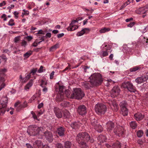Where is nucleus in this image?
Returning <instances> with one entry per match:
<instances>
[{"instance_id": "obj_48", "label": "nucleus", "mask_w": 148, "mask_h": 148, "mask_svg": "<svg viewBox=\"0 0 148 148\" xmlns=\"http://www.w3.org/2000/svg\"><path fill=\"white\" fill-rule=\"evenodd\" d=\"M38 41V39H36L35 41L32 44V46L34 47H36L38 45L37 42Z\"/></svg>"}, {"instance_id": "obj_64", "label": "nucleus", "mask_w": 148, "mask_h": 148, "mask_svg": "<svg viewBox=\"0 0 148 148\" xmlns=\"http://www.w3.org/2000/svg\"><path fill=\"white\" fill-rule=\"evenodd\" d=\"M26 38L28 41H30L32 39V36H28L26 37Z\"/></svg>"}, {"instance_id": "obj_25", "label": "nucleus", "mask_w": 148, "mask_h": 148, "mask_svg": "<svg viewBox=\"0 0 148 148\" xmlns=\"http://www.w3.org/2000/svg\"><path fill=\"white\" fill-rule=\"evenodd\" d=\"M141 67H140L136 66L130 69V71L131 72H136V71H138L140 70Z\"/></svg>"}, {"instance_id": "obj_42", "label": "nucleus", "mask_w": 148, "mask_h": 148, "mask_svg": "<svg viewBox=\"0 0 148 148\" xmlns=\"http://www.w3.org/2000/svg\"><path fill=\"white\" fill-rule=\"evenodd\" d=\"M32 53V51H30L27 52L24 54V56L26 58L29 57Z\"/></svg>"}, {"instance_id": "obj_34", "label": "nucleus", "mask_w": 148, "mask_h": 148, "mask_svg": "<svg viewBox=\"0 0 148 148\" xmlns=\"http://www.w3.org/2000/svg\"><path fill=\"white\" fill-rule=\"evenodd\" d=\"M59 47V44H56L55 45L51 47L49 49L50 51H52L56 50Z\"/></svg>"}, {"instance_id": "obj_26", "label": "nucleus", "mask_w": 148, "mask_h": 148, "mask_svg": "<svg viewBox=\"0 0 148 148\" xmlns=\"http://www.w3.org/2000/svg\"><path fill=\"white\" fill-rule=\"evenodd\" d=\"M90 83H89V82H86L83 83V85L86 89H89L90 87L94 86H92V84H90Z\"/></svg>"}, {"instance_id": "obj_13", "label": "nucleus", "mask_w": 148, "mask_h": 148, "mask_svg": "<svg viewBox=\"0 0 148 148\" xmlns=\"http://www.w3.org/2000/svg\"><path fill=\"white\" fill-rule=\"evenodd\" d=\"M148 10V5H146L144 7L139 8L136 11V12L138 14H143L145 13Z\"/></svg>"}, {"instance_id": "obj_61", "label": "nucleus", "mask_w": 148, "mask_h": 148, "mask_svg": "<svg viewBox=\"0 0 148 148\" xmlns=\"http://www.w3.org/2000/svg\"><path fill=\"white\" fill-rule=\"evenodd\" d=\"M135 24V23L134 22H131L130 24H128L127 25V26L128 27H132Z\"/></svg>"}, {"instance_id": "obj_9", "label": "nucleus", "mask_w": 148, "mask_h": 148, "mask_svg": "<svg viewBox=\"0 0 148 148\" xmlns=\"http://www.w3.org/2000/svg\"><path fill=\"white\" fill-rule=\"evenodd\" d=\"M124 129L123 127L120 126L116 127L113 130L115 134L119 136L123 135L124 134Z\"/></svg>"}, {"instance_id": "obj_17", "label": "nucleus", "mask_w": 148, "mask_h": 148, "mask_svg": "<svg viewBox=\"0 0 148 148\" xmlns=\"http://www.w3.org/2000/svg\"><path fill=\"white\" fill-rule=\"evenodd\" d=\"M34 147L36 148H43L44 145L40 140H37L33 143Z\"/></svg>"}, {"instance_id": "obj_44", "label": "nucleus", "mask_w": 148, "mask_h": 148, "mask_svg": "<svg viewBox=\"0 0 148 148\" xmlns=\"http://www.w3.org/2000/svg\"><path fill=\"white\" fill-rule=\"evenodd\" d=\"M47 83L46 82L42 80L41 82V84L40 85L42 87H44L47 85Z\"/></svg>"}, {"instance_id": "obj_55", "label": "nucleus", "mask_w": 148, "mask_h": 148, "mask_svg": "<svg viewBox=\"0 0 148 148\" xmlns=\"http://www.w3.org/2000/svg\"><path fill=\"white\" fill-rule=\"evenodd\" d=\"M21 43L22 46L24 47H25L27 44V42L24 40H23Z\"/></svg>"}, {"instance_id": "obj_51", "label": "nucleus", "mask_w": 148, "mask_h": 148, "mask_svg": "<svg viewBox=\"0 0 148 148\" xmlns=\"http://www.w3.org/2000/svg\"><path fill=\"white\" fill-rule=\"evenodd\" d=\"M23 12L22 13L23 14H25V15H28L29 14V12L27 10H26L25 9H23Z\"/></svg>"}, {"instance_id": "obj_57", "label": "nucleus", "mask_w": 148, "mask_h": 148, "mask_svg": "<svg viewBox=\"0 0 148 148\" xmlns=\"http://www.w3.org/2000/svg\"><path fill=\"white\" fill-rule=\"evenodd\" d=\"M37 95V94H36V95H34L30 99L29 101H33L34 100L35 98H36V95Z\"/></svg>"}, {"instance_id": "obj_8", "label": "nucleus", "mask_w": 148, "mask_h": 148, "mask_svg": "<svg viewBox=\"0 0 148 148\" xmlns=\"http://www.w3.org/2000/svg\"><path fill=\"white\" fill-rule=\"evenodd\" d=\"M127 103L124 101L121 102L120 106L121 110V113L123 116H126L128 114V110L127 108Z\"/></svg>"}, {"instance_id": "obj_40", "label": "nucleus", "mask_w": 148, "mask_h": 148, "mask_svg": "<svg viewBox=\"0 0 148 148\" xmlns=\"http://www.w3.org/2000/svg\"><path fill=\"white\" fill-rule=\"evenodd\" d=\"M110 30L109 28H103L101 29L100 31V33H104L106 32H108Z\"/></svg>"}, {"instance_id": "obj_14", "label": "nucleus", "mask_w": 148, "mask_h": 148, "mask_svg": "<svg viewBox=\"0 0 148 148\" xmlns=\"http://www.w3.org/2000/svg\"><path fill=\"white\" fill-rule=\"evenodd\" d=\"M107 131L110 132L115 126V124L112 121H109L106 124Z\"/></svg>"}, {"instance_id": "obj_2", "label": "nucleus", "mask_w": 148, "mask_h": 148, "mask_svg": "<svg viewBox=\"0 0 148 148\" xmlns=\"http://www.w3.org/2000/svg\"><path fill=\"white\" fill-rule=\"evenodd\" d=\"M43 129L41 127H38L35 125H31L28 127L27 132L30 136H37L39 138L38 136L41 134Z\"/></svg>"}, {"instance_id": "obj_32", "label": "nucleus", "mask_w": 148, "mask_h": 148, "mask_svg": "<svg viewBox=\"0 0 148 148\" xmlns=\"http://www.w3.org/2000/svg\"><path fill=\"white\" fill-rule=\"evenodd\" d=\"M7 69L5 68L0 69V76H3L5 75V73L7 72Z\"/></svg>"}, {"instance_id": "obj_33", "label": "nucleus", "mask_w": 148, "mask_h": 148, "mask_svg": "<svg viewBox=\"0 0 148 148\" xmlns=\"http://www.w3.org/2000/svg\"><path fill=\"white\" fill-rule=\"evenodd\" d=\"M130 127L133 129H135L137 126L136 122L135 121H132L130 123Z\"/></svg>"}, {"instance_id": "obj_28", "label": "nucleus", "mask_w": 148, "mask_h": 148, "mask_svg": "<svg viewBox=\"0 0 148 148\" xmlns=\"http://www.w3.org/2000/svg\"><path fill=\"white\" fill-rule=\"evenodd\" d=\"M98 139L100 142V143H103L106 140V136L103 135H100L98 137Z\"/></svg>"}, {"instance_id": "obj_30", "label": "nucleus", "mask_w": 148, "mask_h": 148, "mask_svg": "<svg viewBox=\"0 0 148 148\" xmlns=\"http://www.w3.org/2000/svg\"><path fill=\"white\" fill-rule=\"evenodd\" d=\"M121 145L120 143L118 142L113 143L112 146V148H121Z\"/></svg>"}, {"instance_id": "obj_50", "label": "nucleus", "mask_w": 148, "mask_h": 148, "mask_svg": "<svg viewBox=\"0 0 148 148\" xmlns=\"http://www.w3.org/2000/svg\"><path fill=\"white\" fill-rule=\"evenodd\" d=\"M56 146L57 148H63L62 145L60 143H57L56 144Z\"/></svg>"}, {"instance_id": "obj_45", "label": "nucleus", "mask_w": 148, "mask_h": 148, "mask_svg": "<svg viewBox=\"0 0 148 148\" xmlns=\"http://www.w3.org/2000/svg\"><path fill=\"white\" fill-rule=\"evenodd\" d=\"M30 74H27L23 79V82H25L28 80L30 78Z\"/></svg>"}, {"instance_id": "obj_22", "label": "nucleus", "mask_w": 148, "mask_h": 148, "mask_svg": "<svg viewBox=\"0 0 148 148\" xmlns=\"http://www.w3.org/2000/svg\"><path fill=\"white\" fill-rule=\"evenodd\" d=\"M81 124L79 122H74L71 124V126L73 129H78L81 125Z\"/></svg>"}, {"instance_id": "obj_35", "label": "nucleus", "mask_w": 148, "mask_h": 148, "mask_svg": "<svg viewBox=\"0 0 148 148\" xmlns=\"http://www.w3.org/2000/svg\"><path fill=\"white\" fill-rule=\"evenodd\" d=\"M91 123L92 126L94 127V128L97 125H98L97 124V120L95 119H92L91 120Z\"/></svg>"}, {"instance_id": "obj_36", "label": "nucleus", "mask_w": 148, "mask_h": 148, "mask_svg": "<svg viewBox=\"0 0 148 148\" xmlns=\"http://www.w3.org/2000/svg\"><path fill=\"white\" fill-rule=\"evenodd\" d=\"M71 142L69 141L66 142L64 143L65 148H71Z\"/></svg>"}, {"instance_id": "obj_31", "label": "nucleus", "mask_w": 148, "mask_h": 148, "mask_svg": "<svg viewBox=\"0 0 148 148\" xmlns=\"http://www.w3.org/2000/svg\"><path fill=\"white\" fill-rule=\"evenodd\" d=\"M95 129L99 132H101L103 130V128L102 126L99 124L97 125Z\"/></svg>"}, {"instance_id": "obj_29", "label": "nucleus", "mask_w": 148, "mask_h": 148, "mask_svg": "<svg viewBox=\"0 0 148 148\" xmlns=\"http://www.w3.org/2000/svg\"><path fill=\"white\" fill-rule=\"evenodd\" d=\"M78 27L77 25H70V26L67 28V29L68 30L72 31L77 29Z\"/></svg>"}, {"instance_id": "obj_11", "label": "nucleus", "mask_w": 148, "mask_h": 148, "mask_svg": "<svg viewBox=\"0 0 148 148\" xmlns=\"http://www.w3.org/2000/svg\"><path fill=\"white\" fill-rule=\"evenodd\" d=\"M43 133L45 138L49 142L51 143L53 141V136L51 132L47 131Z\"/></svg>"}, {"instance_id": "obj_46", "label": "nucleus", "mask_w": 148, "mask_h": 148, "mask_svg": "<svg viewBox=\"0 0 148 148\" xmlns=\"http://www.w3.org/2000/svg\"><path fill=\"white\" fill-rule=\"evenodd\" d=\"M14 20L11 19L9 21L8 25L10 26H12L15 25V23H14Z\"/></svg>"}, {"instance_id": "obj_54", "label": "nucleus", "mask_w": 148, "mask_h": 148, "mask_svg": "<svg viewBox=\"0 0 148 148\" xmlns=\"http://www.w3.org/2000/svg\"><path fill=\"white\" fill-rule=\"evenodd\" d=\"M43 66H41L39 69L38 70V71L39 73H41L43 72Z\"/></svg>"}, {"instance_id": "obj_37", "label": "nucleus", "mask_w": 148, "mask_h": 148, "mask_svg": "<svg viewBox=\"0 0 148 148\" xmlns=\"http://www.w3.org/2000/svg\"><path fill=\"white\" fill-rule=\"evenodd\" d=\"M143 132L142 130H139L137 132V135L138 137H140L143 135Z\"/></svg>"}, {"instance_id": "obj_7", "label": "nucleus", "mask_w": 148, "mask_h": 148, "mask_svg": "<svg viewBox=\"0 0 148 148\" xmlns=\"http://www.w3.org/2000/svg\"><path fill=\"white\" fill-rule=\"evenodd\" d=\"M121 87L125 88H127L130 92H134L136 91L135 88L130 82H124L122 83Z\"/></svg>"}, {"instance_id": "obj_12", "label": "nucleus", "mask_w": 148, "mask_h": 148, "mask_svg": "<svg viewBox=\"0 0 148 148\" xmlns=\"http://www.w3.org/2000/svg\"><path fill=\"white\" fill-rule=\"evenodd\" d=\"M120 90L118 86L114 87L111 90V94L113 97L118 95L120 93Z\"/></svg>"}, {"instance_id": "obj_21", "label": "nucleus", "mask_w": 148, "mask_h": 148, "mask_svg": "<svg viewBox=\"0 0 148 148\" xmlns=\"http://www.w3.org/2000/svg\"><path fill=\"white\" fill-rule=\"evenodd\" d=\"M134 116L137 121H140L143 118L144 115L138 112L134 114Z\"/></svg>"}, {"instance_id": "obj_38", "label": "nucleus", "mask_w": 148, "mask_h": 148, "mask_svg": "<svg viewBox=\"0 0 148 148\" xmlns=\"http://www.w3.org/2000/svg\"><path fill=\"white\" fill-rule=\"evenodd\" d=\"M64 118H68L70 116V113L67 111H66L64 113Z\"/></svg>"}, {"instance_id": "obj_6", "label": "nucleus", "mask_w": 148, "mask_h": 148, "mask_svg": "<svg viewBox=\"0 0 148 148\" xmlns=\"http://www.w3.org/2000/svg\"><path fill=\"white\" fill-rule=\"evenodd\" d=\"M8 98L7 97H3L1 100V104L0 105V114H4L5 110V108L6 107L8 103Z\"/></svg>"}, {"instance_id": "obj_16", "label": "nucleus", "mask_w": 148, "mask_h": 148, "mask_svg": "<svg viewBox=\"0 0 148 148\" xmlns=\"http://www.w3.org/2000/svg\"><path fill=\"white\" fill-rule=\"evenodd\" d=\"M53 110L56 117L58 118H61L62 116V114L61 110L57 107H55Z\"/></svg>"}, {"instance_id": "obj_53", "label": "nucleus", "mask_w": 148, "mask_h": 148, "mask_svg": "<svg viewBox=\"0 0 148 148\" xmlns=\"http://www.w3.org/2000/svg\"><path fill=\"white\" fill-rule=\"evenodd\" d=\"M68 64H69L68 66L67 67H66L64 70H63L62 71V72H64L65 71H67L68 70L70 69V65L68 63Z\"/></svg>"}, {"instance_id": "obj_49", "label": "nucleus", "mask_w": 148, "mask_h": 148, "mask_svg": "<svg viewBox=\"0 0 148 148\" xmlns=\"http://www.w3.org/2000/svg\"><path fill=\"white\" fill-rule=\"evenodd\" d=\"M0 91H1L3 88L5 86L4 83H0Z\"/></svg>"}, {"instance_id": "obj_62", "label": "nucleus", "mask_w": 148, "mask_h": 148, "mask_svg": "<svg viewBox=\"0 0 148 148\" xmlns=\"http://www.w3.org/2000/svg\"><path fill=\"white\" fill-rule=\"evenodd\" d=\"M13 14L16 18H17L18 17V12L16 11H15L14 12Z\"/></svg>"}, {"instance_id": "obj_52", "label": "nucleus", "mask_w": 148, "mask_h": 148, "mask_svg": "<svg viewBox=\"0 0 148 148\" xmlns=\"http://www.w3.org/2000/svg\"><path fill=\"white\" fill-rule=\"evenodd\" d=\"M31 114L32 115L34 119H37L38 120V119L37 117V116L33 112V111L31 112Z\"/></svg>"}, {"instance_id": "obj_19", "label": "nucleus", "mask_w": 148, "mask_h": 148, "mask_svg": "<svg viewBox=\"0 0 148 148\" xmlns=\"http://www.w3.org/2000/svg\"><path fill=\"white\" fill-rule=\"evenodd\" d=\"M90 31V29L88 28H84L81 31L78 32L77 34V36H81L84 34L88 33Z\"/></svg>"}, {"instance_id": "obj_43", "label": "nucleus", "mask_w": 148, "mask_h": 148, "mask_svg": "<svg viewBox=\"0 0 148 148\" xmlns=\"http://www.w3.org/2000/svg\"><path fill=\"white\" fill-rule=\"evenodd\" d=\"M65 93L68 97L71 98L70 92L69 90H66L65 91Z\"/></svg>"}, {"instance_id": "obj_27", "label": "nucleus", "mask_w": 148, "mask_h": 148, "mask_svg": "<svg viewBox=\"0 0 148 148\" xmlns=\"http://www.w3.org/2000/svg\"><path fill=\"white\" fill-rule=\"evenodd\" d=\"M85 141H84L81 143H78L81 148H88V146L86 144Z\"/></svg>"}, {"instance_id": "obj_60", "label": "nucleus", "mask_w": 148, "mask_h": 148, "mask_svg": "<svg viewBox=\"0 0 148 148\" xmlns=\"http://www.w3.org/2000/svg\"><path fill=\"white\" fill-rule=\"evenodd\" d=\"M54 74V71H53L50 74V79H52L53 78Z\"/></svg>"}, {"instance_id": "obj_58", "label": "nucleus", "mask_w": 148, "mask_h": 148, "mask_svg": "<svg viewBox=\"0 0 148 148\" xmlns=\"http://www.w3.org/2000/svg\"><path fill=\"white\" fill-rule=\"evenodd\" d=\"M5 81V79L2 76H0V83H4Z\"/></svg>"}, {"instance_id": "obj_59", "label": "nucleus", "mask_w": 148, "mask_h": 148, "mask_svg": "<svg viewBox=\"0 0 148 148\" xmlns=\"http://www.w3.org/2000/svg\"><path fill=\"white\" fill-rule=\"evenodd\" d=\"M20 40V37L17 36L16 37H15L14 39V41L15 42H17Z\"/></svg>"}, {"instance_id": "obj_3", "label": "nucleus", "mask_w": 148, "mask_h": 148, "mask_svg": "<svg viewBox=\"0 0 148 148\" xmlns=\"http://www.w3.org/2000/svg\"><path fill=\"white\" fill-rule=\"evenodd\" d=\"M76 139L78 143L84 141L88 142L89 140L90 143H92L94 141L93 139L90 138L89 134L86 132H82L78 134L76 136Z\"/></svg>"}, {"instance_id": "obj_15", "label": "nucleus", "mask_w": 148, "mask_h": 148, "mask_svg": "<svg viewBox=\"0 0 148 148\" xmlns=\"http://www.w3.org/2000/svg\"><path fill=\"white\" fill-rule=\"evenodd\" d=\"M148 79L147 76H143L137 77L135 79V81L138 84H141L146 81Z\"/></svg>"}, {"instance_id": "obj_23", "label": "nucleus", "mask_w": 148, "mask_h": 148, "mask_svg": "<svg viewBox=\"0 0 148 148\" xmlns=\"http://www.w3.org/2000/svg\"><path fill=\"white\" fill-rule=\"evenodd\" d=\"M64 98V93H58L56 97V100L57 101H61L63 100Z\"/></svg>"}, {"instance_id": "obj_1", "label": "nucleus", "mask_w": 148, "mask_h": 148, "mask_svg": "<svg viewBox=\"0 0 148 148\" xmlns=\"http://www.w3.org/2000/svg\"><path fill=\"white\" fill-rule=\"evenodd\" d=\"M89 82L92 86H97L100 85L102 82L103 79L101 75L99 73H95L90 77Z\"/></svg>"}, {"instance_id": "obj_41", "label": "nucleus", "mask_w": 148, "mask_h": 148, "mask_svg": "<svg viewBox=\"0 0 148 148\" xmlns=\"http://www.w3.org/2000/svg\"><path fill=\"white\" fill-rule=\"evenodd\" d=\"M64 87L63 86H59V93H63L64 91Z\"/></svg>"}, {"instance_id": "obj_47", "label": "nucleus", "mask_w": 148, "mask_h": 148, "mask_svg": "<svg viewBox=\"0 0 148 148\" xmlns=\"http://www.w3.org/2000/svg\"><path fill=\"white\" fill-rule=\"evenodd\" d=\"M37 71V68H35V69H32L30 73V74L32 73V75H34V74Z\"/></svg>"}, {"instance_id": "obj_20", "label": "nucleus", "mask_w": 148, "mask_h": 148, "mask_svg": "<svg viewBox=\"0 0 148 148\" xmlns=\"http://www.w3.org/2000/svg\"><path fill=\"white\" fill-rule=\"evenodd\" d=\"M57 132L60 136H64L65 132V129L63 127H60L57 129Z\"/></svg>"}, {"instance_id": "obj_5", "label": "nucleus", "mask_w": 148, "mask_h": 148, "mask_svg": "<svg viewBox=\"0 0 148 148\" xmlns=\"http://www.w3.org/2000/svg\"><path fill=\"white\" fill-rule=\"evenodd\" d=\"M95 109L96 112L98 115H103L107 110L106 106L102 103H98L95 106Z\"/></svg>"}, {"instance_id": "obj_4", "label": "nucleus", "mask_w": 148, "mask_h": 148, "mask_svg": "<svg viewBox=\"0 0 148 148\" xmlns=\"http://www.w3.org/2000/svg\"><path fill=\"white\" fill-rule=\"evenodd\" d=\"M84 96V94L80 88H73V93L71 94V98L81 99Z\"/></svg>"}, {"instance_id": "obj_63", "label": "nucleus", "mask_w": 148, "mask_h": 148, "mask_svg": "<svg viewBox=\"0 0 148 148\" xmlns=\"http://www.w3.org/2000/svg\"><path fill=\"white\" fill-rule=\"evenodd\" d=\"M64 35V34L63 33L59 34L57 35V37L58 38H60L63 37Z\"/></svg>"}, {"instance_id": "obj_10", "label": "nucleus", "mask_w": 148, "mask_h": 148, "mask_svg": "<svg viewBox=\"0 0 148 148\" xmlns=\"http://www.w3.org/2000/svg\"><path fill=\"white\" fill-rule=\"evenodd\" d=\"M77 112L80 115H85L86 113V108L84 105L79 106L77 109Z\"/></svg>"}, {"instance_id": "obj_24", "label": "nucleus", "mask_w": 148, "mask_h": 148, "mask_svg": "<svg viewBox=\"0 0 148 148\" xmlns=\"http://www.w3.org/2000/svg\"><path fill=\"white\" fill-rule=\"evenodd\" d=\"M27 106V103L26 101H25L23 104L20 105L18 107L16 108V111L18 112H19L21 109L26 107Z\"/></svg>"}, {"instance_id": "obj_39", "label": "nucleus", "mask_w": 148, "mask_h": 148, "mask_svg": "<svg viewBox=\"0 0 148 148\" xmlns=\"http://www.w3.org/2000/svg\"><path fill=\"white\" fill-rule=\"evenodd\" d=\"M60 105L62 106L66 107L69 105V102L66 101H64L60 104Z\"/></svg>"}, {"instance_id": "obj_18", "label": "nucleus", "mask_w": 148, "mask_h": 148, "mask_svg": "<svg viewBox=\"0 0 148 148\" xmlns=\"http://www.w3.org/2000/svg\"><path fill=\"white\" fill-rule=\"evenodd\" d=\"M110 104L111 108L115 111L116 112L118 110L119 108L118 105L115 101H111Z\"/></svg>"}, {"instance_id": "obj_56", "label": "nucleus", "mask_w": 148, "mask_h": 148, "mask_svg": "<svg viewBox=\"0 0 148 148\" xmlns=\"http://www.w3.org/2000/svg\"><path fill=\"white\" fill-rule=\"evenodd\" d=\"M108 55V53L107 51H103L102 53V56L105 57Z\"/></svg>"}]
</instances>
